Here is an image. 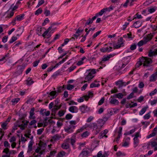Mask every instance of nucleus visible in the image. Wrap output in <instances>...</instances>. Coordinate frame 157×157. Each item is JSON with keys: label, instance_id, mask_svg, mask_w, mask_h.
<instances>
[{"label": "nucleus", "instance_id": "1", "mask_svg": "<svg viewBox=\"0 0 157 157\" xmlns=\"http://www.w3.org/2000/svg\"><path fill=\"white\" fill-rule=\"evenodd\" d=\"M139 61L144 62L143 63V66L148 67L149 65L152 63V60L150 58L147 57H144L140 58L139 59Z\"/></svg>", "mask_w": 157, "mask_h": 157}, {"label": "nucleus", "instance_id": "2", "mask_svg": "<svg viewBox=\"0 0 157 157\" xmlns=\"http://www.w3.org/2000/svg\"><path fill=\"white\" fill-rule=\"evenodd\" d=\"M75 126L73 125H69L65 128L64 130L66 132L68 133H71L73 132V129L75 128Z\"/></svg>", "mask_w": 157, "mask_h": 157}, {"label": "nucleus", "instance_id": "3", "mask_svg": "<svg viewBox=\"0 0 157 157\" xmlns=\"http://www.w3.org/2000/svg\"><path fill=\"white\" fill-rule=\"evenodd\" d=\"M95 29V27H94L93 29L92 28H90L89 29L88 31V29L86 28L85 29V32H86V34L85 35H84L83 36V38L81 39V42H82L86 40V36L88 35V34H89L90 32V31H91V30L94 31Z\"/></svg>", "mask_w": 157, "mask_h": 157}, {"label": "nucleus", "instance_id": "4", "mask_svg": "<svg viewBox=\"0 0 157 157\" xmlns=\"http://www.w3.org/2000/svg\"><path fill=\"white\" fill-rule=\"evenodd\" d=\"M153 36L151 33L149 34L146 36L144 37L143 39V40L144 42V44H146L147 42L150 40L152 38Z\"/></svg>", "mask_w": 157, "mask_h": 157}, {"label": "nucleus", "instance_id": "5", "mask_svg": "<svg viewBox=\"0 0 157 157\" xmlns=\"http://www.w3.org/2000/svg\"><path fill=\"white\" fill-rule=\"evenodd\" d=\"M10 121V119L9 118V117L8 119H7V121L2 124V129H3L4 130H5L7 129V125L8 122Z\"/></svg>", "mask_w": 157, "mask_h": 157}, {"label": "nucleus", "instance_id": "6", "mask_svg": "<svg viewBox=\"0 0 157 157\" xmlns=\"http://www.w3.org/2000/svg\"><path fill=\"white\" fill-rule=\"evenodd\" d=\"M3 153L6 154V155H3L2 156V157H10V152L9 149L6 147L5 148L3 151Z\"/></svg>", "mask_w": 157, "mask_h": 157}, {"label": "nucleus", "instance_id": "7", "mask_svg": "<svg viewBox=\"0 0 157 157\" xmlns=\"http://www.w3.org/2000/svg\"><path fill=\"white\" fill-rule=\"evenodd\" d=\"M157 79V72L152 75L150 78V82L155 81Z\"/></svg>", "mask_w": 157, "mask_h": 157}, {"label": "nucleus", "instance_id": "8", "mask_svg": "<svg viewBox=\"0 0 157 157\" xmlns=\"http://www.w3.org/2000/svg\"><path fill=\"white\" fill-rule=\"evenodd\" d=\"M78 110L77 107L75 106H72L69 109V111L72 113H77Z\"/></svg>", "mask_w": 157, "mask_h": 157}, {"label": "nucleus", "instance_id": "9", "mask_svg": "<svg viewBox=\"0 0 157 157\" xmlns=\"http://www.w3.org/2000/svg\"><path fill=\"white\" fill-rule=\"evenodd\" d=\"M155 54H157V49H155L153 51H152V50H150L148 56L149 57H152L154 56H155Z\"/></svg>", "mask_w": 157, "mask_h": 157}, {"label": "nucleus", "instance_id": "10", "mask_svg": "<svg viewBox=\"0 0 157 157\" xmlns=\"http://www.w3.org/2000/svg\"><path fill=\"white\" fill-rule=\"evenodd\" d=\"M34 108H33L31 109V110L30 112V116H29V118L30 119H35L36 117L35 116H33V115H34Z\"/></svg>", "mask_w": 157, "mask_h": 157}, {"label": "nucleus", "instance_id": "11", "mask_svg": "<svg viewBox=\"0 0 157 157\" xmlns=\"http://www.w3.org/2000/svg\"><path fill=\"white\" fill-rule=\"evenodd\" d=\"M19 119L22 120L21 122L24 123L25 121V117L26 116V114L23 113H19Z\"/></svg>", "mask_w": 157, "mask_h": 157}, {"label": "nucleus", "instance_id": "12", "mask_svg": "<svg viewBox=\"0 0 157 157\" xmlns=\"http://www.w3.org/2000/svg\"><path fill=\"white\" fill-rule=\"evenodd\" d=\"M88 95H86L84 96V97L85 98V100L87 101L90 97H92L93 96L94 94L92 92L89 91L88 92Z\"/></svg>", "mask_w": 157, "mask_h": 157}, {"label": "nucleus", "instance_id": "13", "mask_svg": "<svg viewBox=\"0 0 157 157\" xmlns=\"http://www.w3.org/2000/svg\"><path fill=\"white\" fill-rule=\"evenodd\" d=\"M84 149L82 152L79 155L78 157H81V155H82V157H85L87 156L88 154V151H85Z\"/></svg>", "mask_w": 157, "mask_h": 157}, {"label": "nucleus", "instance_id": "14", "mask_svg": "<svg viewBox=\"0 0 157 157\" xmlns=\"http://www.w3.org/2000/svg\"><path fill=\"white\" fill-rule=\"evenodd\" d=\"M114 54H110L106 56H104V57L102 58V59L101 62L102 63L103 62H105L108 60L110 57H112L113 56H114Z\"/></svg>", "mask_w": 157, "mask_h": 157}, {"label": "nucleus", "instance_id": "15", "mask_svg": "<svg viewBox=\"0 0 157 157\" xmlns=\"http://www.w3.org/2000/svg\"><path fill=\"white\" fill-rule=\"evenodd\" d=\"M142 25V23L140 21H137L135 22L133 25V26L136 28H138L141 26Z\"/></svg>", "mask_w": 157, "mask_h": 157}, {"label": "nucleus", "instance_id": "16", "mask_svg": "<svg viewBox=\"0 0 157 157\" xmlns=\"http://www.w3.org/2000/svg\"><path fill=\"white\" fill-rule=\"evenodd\" d=\"M34 142L33 140H31L29 144L28 152H31L32 151V146Z\"/></svg>", "mask_w": 157, "mask_h": 157}, {"label": "nucleus", "instance_id": "17", "mask_svg": "<svg viewBox=\"0 0 157 157\" xmlns=\"http://www.w3.org/2000/svg\"><path fill=\"white\" fill-rule=\"evenodd\" d=\"M34 82L30 78H28L26 80V84L28 86H30L34 83Z\"/></svg>", "mask_w": 157, "mask_h": 157}, {"label": "nucleus", "instance_id": "18", "mask_svg": "<svg viewBox=\"0 0 157 157\" xmlns=\"http://www.w3.org/2000/svg\"><path fill=\"white\" fill-rule=\"evenodd\" d=\"M23 124H21V123H19V124H18V127H20V129L22 130H23L25 129V128L28 125V124L27 123H23Z\"/></svg>", "mask_w": 157, "mask_h": 157}, {"label": "nucleus", "instance_id": "19", "mask_svg": "<svg viewBox=\"0 0 157 157\" xmlns=\"http://www.w3.org/2000/svg\"><path fill=\"white\" fill-rule=\"evenodd\" d=\"M109 102L110 103L114 105H118L119 104L118 101L115 98H112Z\"/></svg>", "mask_w": 157, "mask_h": 157}, {"label": "nucleus", "instance_id": "20", "mask_svg": "<svg viewBox=\"0 0 157 157\" xmlns=\"http://www.w3.org/2000/svg\"><path fill=\"white\" fill-rule=\"evenodd\" d=\"M25 16L24 14H21V15H17L16 17L17 19V21H21L24 19V17Z\"/></svg>", "mask_w": 157, "mask_h": 157}, {"label": "nucleus", "instance_id": "21", "mask_svg": "<svg viewBox=\"0 0 157 157\" xmlns=\"http://www.w3.org/2000/svg\"><path fill=\"white\" fill-rule=\"evenodd\" d=\"M87 108V107L85 105H83L80 107L79 109L82 113H85L86 111V109Z\"/></svg>", "mask_w": 157, "mask_h": 157}, {"label": "nucleus", "instance_id": "22", "mask_svg": "<svg viewBox=\"0 0 157 157\" xmlns=\"http://www.w3.org/2000/svg\"><path fill=\"white\" fill-rule=\"evenodd\" d=\"M118 44H113V46L114 49H118L120 48L121 47L122 44H123V43L118 42Z\"/></svg>", "mask_w": 157, "mask_h": 157}, {"label": "nucleus", "instance_id": "23", "mask_svg": "<svg viewBox=\"0 0 157 157\" xmlns=\"http://www.w3.org/2000/svg\"><path fill=\"white\" fill-rule=\"evenodd\" d=\"M58 94L57 93L56 91H52L50 93H49V95L50 96L48 95V97L49 98L51 96H56H56Z\"/></svg>", "mask_w": 157, "mask_h": 157}, {"label": "nucleus", "instance_id": "24", "mask_svg": "<svg viewBox=\"0 0 157 157\" xmlns=\"http://www.w3.org/2000/svg\"><path fill=\"white\" fill-rule=\"evenodd\" d=\"M100 50L101 52L103 53L105 52H109L112 51L111 49H109V48L108 47H106L105 48H102L100 49Z\"/></svg>", "mask_w": 157, "mask_h": 157}, {"label": "nucleus", "instance_id": "25", "mask_svg": "<svg viewBox=\"0 0 157 157\" xmlns=\"http://www.w3.org/2000/svg\"><path fill=\"white\" fill-rule=\"evenodd\" d=\"M59 109H58V107H55V106H54V108L53 109H52V115L55 116V114L56 113L57 111Z\"/></svg>", "mask_w": 157, "mask_h": 157}, {"label": "nucleus", "instance_id": "26", "mask_svg": "<svg viewBox=\"0 0 157 157\" xmlns=\"http://www.w3.org/2000/svg\"><path fill=\"white\" fill-rule=\"evenodd\" d=\"M103 122L102 120H99L97 122V124L99 128L100 129L101 128L102 126L103 125V123H102V122Z\"/></svg>", "mask_w": 157, "mask_h": 157}, {"label": "nucleus", "instance_id": "27", "mask_svg": "<svg viewBox=\"0 0 157 157\" xmlns=\"http://www.w3.org/2000/svg\"><path fill=\"white\" fill-rule=\"evenodd\" d=\"M25 66L26 65L24 64L22 65L21 66H20V67L18 70L19 73L21 74Z\"/></svg>", "mask_w": 157, "mask_h": 157}, {"label": "nucleus", "instance_id": "28", "mask_svg": "<svg viewBox=\"0 0 157 157\" xmlns=\"http://www.w3.org/2000/svg\"><path fill=\"white\" fill-rule=\"evenodd\" d=\"M20 100V98H17L13 99L11 101L12 104L13 105H14L15 104L17 103Z\"/></svg>", "mask_w": 157, "mask_h": 157}, {"label": "nucleus", "instance_id": "29", "mask_svg": "<svg viewBox=\"0 0 157 157\" xmlns=\"http://www.w3.org/2000/svg\"><path fill=\"white\" fill-rule=\"evenodd\" d=\"M10 57V54L8 53L6 55L2 58L0 59V62L3 61L4 60L8 59Z\"/></svg>", "mask_w": 157, "mask_h": 157}, {"label": "nucleus", "instance_id": "30", "mask_svg": "<svg viewBox=\"0 0 157 157\" xmlns=\"http://www.w3.org/2000/svg\"><path fill=\"white\" fill-rule=\"evenodd\" d=\"M148 108V107H144L142 108L141 110L139 112V114L140 115H142L144 114L146 112L147 109Z\"/></svg>", "mask_w": 157, "mask_h": 157}, {"label": "nucleus", "instance_id": "31", "mask_svg": "<svg viewBox=\"0 0 157 157\" xmlns=\"http://www.w3.org/2000/svg\"><path fill=\"white\" fill-rule=\"evenodd\" d=\"M66 112V110H60L59 111L58 113L59 116L60 117H62Z\"/></svg>", "mask_w": 157, "mask_h": 157}, {"label": "nucleus", "instance_id": "32", "mask_svg": "<svg viewBox=\"0 0 157 157\" xmlns=\"http://www.w3.org/2000/svg\"><path fill=\"white\" fill-rule=\"evenodd\" d=\"M42 27H38L37 28V29H36V33L39 36L42 33H41V31H42Z\"/></svg>", "mask_w": 157, "mask_h": 157}, {"label": "nucleus", "instance_id": "33", "mask_svg": "<svg viewBox=\"0 0 157 157\" xmlns=\"http://www.w3.org/2000/svg\"><path fill=\"white\" fill-rule=\"evenodd\" d=\"M65 154V152L63 151H62L59 152L57 154L56 157H62Z\"/></svg>", "mask_w": 157, "mask_h": 157}, {"label": "nucleus", "instance_id": "34", "mask_svg": "<svg viewBox=\"0 0 157 157\" xmlns=\"http://www.w3.org/2000/svg\"><path fill=\"white\" fill-rule=\"evenodd\" d=\"M134 140V145H135V147H136L138 144L139 140L138 138H134L133 139Z\"/></svg>", "mask_w": 157, "mask_h": 157}, {"label": "nucleus", "instance_id": "35", "mask_svg": "<svg viewBox=\"0 0 157 157\" xmlns=\"http://www.w3.org/2000/svg\"><path fill=\"white\" fill-rule=\"evenodd\" d=\"M108 9L107 8H104L103 9L101 10L100 12L99 13H96L98 14V15H102L103 13L105 12V10H107V9Z\"/></svg>", "mask_w": 157, "mask_h": 157}, {"label": "nucleus", "instance_id": "36", "mask_svg": "<svg viewBox=\"0 0 157 157\" xmlns=\"http://www.w3.org/2000/svg\"><path fill=\"white\" fill-rule=\"evenodd\" d=\"M156 10V9L155 7H152V8H148V11L150 13H152L154 12Z\"/></svg>", "mask_w": 157, "mask_h": 157}, {"label": "nucleus", "instance_id": "37", "mask_svg": "<svg viewBox=\"0 0 157 157\" xmlns=\"http://www.w3.org/2000/svg\"><path fill=\"white\" fill-rule=\"evenodd\" d=\"M51 29V27H49L47 30L45 31L44 33L42 35V36L44 37L48 33L49 31Z\"/></svg>", "mask_w": 157, "mask_h": 157}, {"label": "nucleus", "instance_id": "38", "mask_svg": "<svg viewBox=\"0 0 157 157\" xmlns=\"http://www.w3.org/2000/svg\"><path fill=\"white\" fill-rule=\"evenodd\" d=\"M62 147L64 149H67L69 148V145L68 143H63L62 145Z\"/></svg>", "mask_w": 157, "mask_h": 157}, {"label": "nucleus", "instance_id": "39", "mask_svg": "<svg viewBox=\"0 0 157 157\" xmlns=\"http://www.w3.org/2000/svg\"><path fill=\"white\" fill-rule=\"evenodd\" d=\"M65 61V59H63L61 61H60L59 63L56 64L55 66L54 67V68H56L59 65H60L61 63H64Z\"/></svg>", "mask_w": 157, "mask_h": 157}, {"label": "nucleus", "instance_id": "40", "mask_svg": "<svg viewBox=\"0 0 157 157\" xmlns=\"http://www.w3.org/2000/svg\"><path fill=\"white\" fill-rule=\"evenodd\" d=\"M61 137V136H59L58 134H57L52 137V139L56 141L59 140Z\"/></svg>", "mask_w": 157, "mask_h": 157}, {"label": "nucleus", "instance_id": "41", "mask_svg": "<svg viewBox=\"0 0 157 157\" xmlns=\"http://www.w3.org/2000/svg\"><path fill=\"white\" fill-rule=\"evenodd\" d=\"M43 11L42 9L41 8H39L35 12V14L38 15L41 13Z\"/></svg>", "mask_w": 157, "mask_h": 157}, {"label": "nucleus", "instance_id": "42", "mask_svg": "<svg viewBox=\"0 0 157 157\" xmlns=\"http://www.w3.org/2000/svg\"><path fill=\"white\" fill-rule=\"evenodd\" d=\"M151 112L150 111L147 114H145L144 117V119H148L150 117V113Z\"/></svg>", "mask_w": 157, "mask_h": 157}, {"label": "nucleus", "instance_id": "43", "mask_svg": "<svg viewBox=\"0 0 157 157\" xmlns=\"http://www.w3.org/2000/svg\"><path fill=\"white\" fill-rule=\"evenodd\" d=\"M73 115L69 113L66 115L65 118L67 120H69L71 119Z\"/></svg>", "mask_w": 157, "mask_h": 157}, {"label": "nucleus", "instance_id": "44", "mask_svg": "<svg viewBox=\"0 0 157 157\" xmlns=\"http://www.w3.org/2000/svg\"><path fill=\"white\" fill-rule=\"evenodd\" d=\"M44 14L46 16H48L50 15V12L49 10L45 9Z\"/></svg>", "mask_w": 157, "mask_h": 157}, {"label": "nucleus", "instance_id": "45", "mask_svg": "<svg viewBox=\"0 0 157 157\" xmlns=\"http://www.w3.org/2000/svg\"><path fill=\"white\" fill-rule=\"evenodd\" d=\"M136 44H132L130 46V48L131 50H134L136 48Z\"/></svg>", "mask_w": 157, "mask_h": 157}, {"label": "nucleus", "instance_id": "46", "mask_svg": "<svg viewBox=\"0 0 157 157\" xmlns=\"http://www.w3.org/2000/svg\"><path fill=\"white\" fill-rule=\"evenodd\" d=\"M74 87L75 86H74L71 84H69L67 86V89L68 90H71L73 89Z\"/></svg>", "mask_w": 157, "mask_h": 157}, {"label": "nucleus", "instance_id": "47", "mask_svg": "<svg viewBox=\"0 0 157 157\" xmlns=\"http://www.w3.org/2000/svg\"><path fill=\"white\" fill-rule=\"evenodd\" d=\"M49 20L48 18H47L44 20V22L42 23V25L44 26L46 25V23H48L49 22Z\"/></svg>", "mask_w": 157, "mask_h": 157}, {"label": "nucleus", "instance_id": "48", "mask_svg": "<svg viewBox=\"0 0 157 157\" xmlns=\"http://www.w3.org/2000/svg\"><path fill=\"white\" fill-rule=\"evenodd\" d=\"M93 22V21L90 19V18H89L88 19V21L85 23V25H88L90 24H92Z\"/></svg>", "mask_w": 157, "mask_h": 157}, {"label": "nucleus", "instance_id": "49", "mask_svg": "<svg viewBox=\"0 0 157 157\" xmlns=\"http://www.w3.org/2000/svg\"><path fill=\"white\" fill-rule=\"evenodd\" d=\"M44 0H41L39 2L38 4L36 6V8H38L39 7L40 5L44 3Z\"/></svg>", "mask_w": 157, "mask_h": 157}, {"label": "nucleus", "instance_id": "50", "mask_svg": "<svg viewBox=\"0 0 157 157\" xmlns=\"http://www.w3.org/2000/svg\"><path fill=\"white\" fill-rule=\"evenodd\" d=\"M44 128H40L37 130V134L38 135H41L44 130Z\"/></svg>", "mask_w": 157, "mask_h": 157}, {"label": "nucleus", "instance_id": "51", "mask_svg": "<svg viewBox=\"0 0 157 157\" xmlns=\"http://www.w3.org/2000/svg\"><path fill=\"white\" fill-rule=\"evenodd\" d=\"M55 107H57L59 105V100L57 98L56 99L55 101Z\"/></svg>", "mask_w": 157, "mask_h": 157}, {"label": "nucleus", "instance_id": "52", "mask_svg": "<svg viewBox=\"0 0 157 157\" xmlns=\"http://www.w3.org/2000/svg\"><path fill=\"white\" fill-rule=\"evenodd\" d=\"M151 145L152 147H155L157 146V142L155 141H151Z\"/></svg>", "mask_w": 157, "mask_h": 157}, {"label": "nucleus", "instance_id": "53", "mask_svg": "<svg viewBox=\"0 0 157 157\" xmlns=\"http://www.w3.org/2000/svg\"><path fill=\"white\" fill-rule=\"evenodd\" d=\"M46 111V110L45 109H41L40 111V113L42 116H44V113H45Z\"/></svg>", "mask_w": 157, "mask_h": 157}, {"label": "nucleus", "instance_id": "54", "mask_svg": "<svg viewBox=\"0 0 157 157\" xmlns=\"http://www.w3.org/2000/svg\"><path fill=\"white\" fill-rule=\"evenodd\" d=\"M144 44V42L143 40L140 41L137 44V45L139 47L142 46Z\"/></svg>", "mask_w": 157, "mask_h": 157}, {"label": "nucleus", "instance_id": "55", "mask_svg": "<svg viewBox=\"0 0 157 157\" xmlns=\"http://www.w3.org/2000/svg\"><path fill=\"white\" fill-rule=\"evenodd\" d=\"M157 92V90L156 89H154V90L151 91V93L149 94V95L150 96H152L153 95L155 94Z\"/></svg>", "mask_w": 157, "mask_h": 157}, {"label": "nucleus", "instance_id": "56", "mask_svg": "<svg viewBox=\"0 0 157 157\" xmlns=\"http://www.w3.org/2000/svg\"><path fill=\"white\" fill-rule=\"evenodd\" d=\"M101 31H99L95 33L92 36L93 39H94L98 35L101 33Z\"/></svg>", "mask_w": 157, "mask_h": 157}, {"label": "nucleus", "instance_id": "57", "mask_svg": "<svg viewBox=\"0 0 157 157\" xmlns=\"http://www.w3.org/2000/svg\"><path fill=\"white\" fill-rule=\"evenodd\" d=\"M94 76H90L89 75H87L85 78V79L87 80L88 81H89L92 79Z\"/></svg>", "mask_w": 157, "mask_h": 157}, {"label": "nucleus", "instance_id": "58", "mask_svg": "<svg viewBox=\"0 0 157 157\" xmlns=\"http://www.w3.org/2000/svg\"><path fill=\"white\" fill-rule=\"evenodd\" d=\"M143 62H140L139 61H138V62L136 63V68L137 67H139L140 66L142 65V64H143V63H142Z\"/></svg>", "mask_w": 157, "mask_h": 157}, {"label": "nucleus", "instance_id": "59", "mask_svg": "<svg viewBox=\"0 0 157 157\" xmlns=\"http://www.w3.org/2000/svg\"><path fill=\"white\" fill-rule=\"evenodd\" d=\"M17 37L16 36H13L10 40V43H12L17 40Z\"/></svg>", "mask_w": 157, "mask_h": 157}, {"label": "nucleus", "instance_id": "60", "mask_svg": "<svg viewBox=\"0 0 157 157\" xmlns=\"http://www.w3.org/2000/svg\"><path fill=\"white\" fill-rule=\"evenodd\" d=\"M88 133L87 131H86L82 133L81 135V136L82 137H85L88 136Z\"/></svg>", "mask_w": 157, "mask_h": 157}, {"label": "nucleus", "instance_id": "61", "mask_svg": "<svg viewBox=\"0 0 157 157\" xmlns=\"http://www.w3.org/2000/svg\"><path fill=\"white\" fill-rule=\"evenodd\" d=\"M76 67L75 66H72L70 67L69 69V72H71L73 71L74 69L76 68Z\"/></svg>", "mask_w": 157, "mask_h": 157}, {"label": "nucleus", "instance_id": "62", "mask_svg": "<svg viewBox=\"0 0 157 157\" xmlns=\"http://www.w3.org/2000/svg\"><path fill=\"white\" fill-rule=\"evenodd\" d=\"M157 103V98L155 100H153V101H151V105H153Z\"/></svg>", "mask_w": 157, "mask_h": 157}, {"label": "nucleus", "instance_id": "63", "mask_svg": "<svg viewBox=\"0 0 157 157\" xmlns=\"http://www.w3.org/2000/svg\"><path fill=\"white\" fill-rule=\"evenodd\" d=\"M104 98L103 97L98 102V105H102L104 103Z\"/></svg>", "mask_w": 157, "mask_h": 157}, {"label": "nucleus", "instance_id": "64", "mask_svg": "<svg viewBox=\"0 0 157 157\" xmlns=\"http://www.w3.org/2000/svg\"><path fill=\"white\" fill-rule=\"evenodd\" d=\"M40 60H36L33 63V66L34 67H36L37 66Z\"/></svg>", "mask_w": 157, "mask_h": 157}]
</instances>
